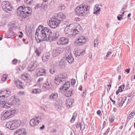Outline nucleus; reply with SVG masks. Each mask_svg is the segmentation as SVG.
Here are the masks:
<instances>
[{
	"mask_svg": "<svg viewBox=\"0 0 135 135\" xmlns=\"http://www.w3.org/2000/svg\"><path fill=\"white\" fill-rule=\"evenodd\" d=\"M49 28L46 27H44L41 25H39L38 29L36 30L35 35V37L38 43H40L43 41H46L45 40L46 39Z\"/></svg>",
	"mask_w": 135,
	"mask_h": 135,
	"instance_id": "nucleus-1",
	"label": "nucleus"
},
{
	"mask_svg": "<svg viewBox=\"0 0 135 135\" xmlns=\"http://www.w3.org/2000/svg\"><path fill=\"white\" fill-rule=\"evenodd\" d=\"M66 18V16L60 12L53 16L49 21V25L51 28H55Z\"/></svg>",
	"mask_w": 135,
	"mask_h": 135,
	"instance_id": "nucleus-2",
	"label": "nucleus"
},
{
	"mask_svg": "<svg viewBox=\"0 0 135 135\" xmlns=\"http://www.w3.org/2000/svg\"><path fill=\"white\" fill-rule=\"evenodd\" d=\"M32 9L30 7H25L24 5L19 6L17 8V15L22 21L30 17L32 13Z\"/></svg>",
	"mask_w": 135,
	"mask_h": 135,
	"instance_id": "nucleus-3",
	"label": "nucleus"
},
{
	"mask_svg": "<svg viewBox=\"0 0 135 135\" xmlns=\"http://www.w3.org/2000/svg\"><path fill=\"white\" fill-rule=\"evenodd\" d=\"M89 9V6L82 4L78 6L75 11L77 15L85 16L88 13Z\"/></svg>",
	"mask_w": 135,
	"mask_h": 135,
	"instance_id": "nucleus-4",
	"label": "nucleus"
},
{
	"mask_svg": "<svg viewBox=\"0 0 135 135\" xmlns=\"http://www.w3.org/2000/svg\"><path fill=\"white\" fill-rule=\"evenodd\" d=\"M48 31V35L46 39L45 40L46 41L51 42V41H55L58 39L59 37L60 36L59 31H56L54 33H52L51 31L49 28Z\"/></svg>",
	"mask_w": 135,
	"mask_h": 135,
	"instance_id": "nucleus-5",
	"label": "nucleus"
},
{
	"mask_svg": "<svg viewBox=\"0 0 135 135\" xmlns=\"http://www.w3.org/2000/svg\"><path fill=\"white\" fill-rule=\"evenodd\" d=\"M13 98L14 97H12L11 98H7L3 100H0V107L5 108H8L13 104Z\"/></svg>",
	"mask_w": 135,
	"mask_h": 135,
	"instance_id": "nucleus-6",
	"label": "nucleus"
},
{
	"mask_svg": "<svg viewBox=\"0 0 135 135\" xmlns=\"http://www.w3.org/2000/svg\"><path fill=\"white\" fill-rule=\"evenodd\" d=\"M67 75L65 73H62L58 74L55 77V83L57 85L62 84L64 81L65 82L68 79Z\"/></svg>",
	"mask_w": 135,
	"mask_h": 135,
	"instance_id": "nucleus-7",
	"label": "nucleus"
},
{
	"mask_svg": "<svg viewBox=\"0 0 135 135\" xmlns=\"http://www.w3.org/2000/svg\"><path fill=\"white\" fill-rule=\"evenodd\" d=\"M2 9L6 12L11 13L13 12L14 9L8 1H3L1 4Z\"/></svg>",
	"mask_w": 135,
	"mask_h": 135,
	"instance_id": "nucleus-8",
	"label": "nucleus"
},
{
	"mask_svg": "<svg viewBox=\"0 0 135 135\" xmlns=\"http://www.w3.org/2000/svg\"><path fill=\"white\" fill-rule=\"evenodd\" d=\"M67 33L70 35H72L73 36H75L76 35L79 34L80 32L78 30V29L74 27V28H72L71 25H70L69 26L67 27L65 29Z\"/></svg>",
	"mask_w": 135,
	"mask_h": 135,
	"instance_id": "nucleus-9",
	"label": "nucleus"
},
{
	"mask_svg": "<svg viewBox=\"0 0 135 135\" xmlns=\"http://www.w3.org/2000/svg\"><path fill=\"white\" fill-rule=\"evenodd\" d=\"M15 113V110H12L7 111L3 114H1L2 118H3V119L4 120L8 119L13 116V115Z\"/></svg>",
	"mask_w": 135,
	"mask_h": 135,
	"instance_id": "nucleus-10",
	"label": "nucleus"
},
{
	"mask_svg": "<svg viewBox=\"0 0 135 135\" xmlns=\"http://www.w3.org/2000/svg\"><path fill=\"white\" fill-rule=\"evenodd\" d=\"M69 41L68 38L66 37L60 38L57 41V44L59 45H67Z\"/></svg>",
	"mask_w": 135,
	"mask_h": 135,
	"instance_id": "nucleus-11",
	"label": "nucleus"
},
{
	"mask_svg": "<svg viewBox=\"0 0 135 135\" xmlns=\"http://www.w3.org/2000/svg\"><path fill=\"white\" fill-rule=\"evenodd\" d=\"M86 40L84 36L82 35L79 36L77 40L75 42L76 43L79 45H82L85 44L86 42Z\"/></svg>",
	"mask_w": 135,
	"mask_h": 135,
	"instance_id": "nucleus-12",
	"label": "nucleus"
},
{
	"mask_svg": "<svg viewBox=\"0 0 135 135\" xmlns=\"http://www.w3.org/2000/svg\"><path fill=\"white\" fill-rule=\"evenodd\" d=\"M65 57L68 62L70 64L72 63L74 61V58L70 51L66 53L65 54Z\"/></svg>",
	"mask_w": 135,
	"mask_h": 135,
	"instance_id": "nucleus-13",
	"label": "nucleus"
},
{
	"mask_svg": "<svg viewBox=\"0 0 135 135\" xmlns=\"http://www.w3.org/2000/svg\"><path fill=\"white\" fill-rule=\"evenodd\" d=\"M5 126L6 128H8L10 130L14 129L17 128L16 127L15 123L13 121H10L7 123Z\"/></svg>",
	"mask_w": 135,
	"mask_h": 135,
	"instance_id": "nucleus-14",
	"label": "nucleus"
},
{
	"mask_svg": "<svg viewBox=\"0 0 135 135\" xmlns=\"http://www.w3.org/2000/svg\"><path fill=\"white\" fill-rule=\"evenodd\" d=\"M37 63L35 62H32L28 65L27 68L28 71H33L37 67Z\"/></svg>",
	"mask_w": 135,
	"mask_h": 135,
	"instance_id": "nucleus-15",
	"label": "nucleus"
},
{
	"mask_svg": "<svg viewBox=\"0 0 135 135\" xmlns=\"http://www.w3.org/2000/svg\"><path fill=\"white\" fill-rule=\"evenodd\" d=\"M39 118H40L39 117H37L35 119L33 118L30 120V123L31 126L35 127L38 124L39 121L38 119Z\"/></svg>",
	"mask_w": 135,
	"mask_h": 135,
	"instance_id": "nucleus-16",
	"label": "nucleus"
},
{
	"mask_svg": "<svg viewBox=\"0 0 135 135\" xmlns=\"http://www.w3.org/2000/svg\"><path fill=\"white\" fill-rule=\"evenodd\" d=\"M74 99L72 98H69L66 101V105L68 108H70L73 106V104L74 103Z\"/></svg>",
	"mask_w": 135,
	"mask_h": 135,
	"instance_id": "nucleus-17",
	"label": "nucleus"
},
{
	"mask_svg": "<svg viewBox=\"0 0 135 135\" xmlns=\"http://www.w3.org/2000/svg\"><path fill=\"white\" fill-rule=\"evenodd\" d=\"M61 48L59 47L54 49L53 50L52 53L53 56L55 57L57 56L61 52Z\"/></svg>",
	"mask_w": 135,
	"mask_h": 135,
	"instance_id": "nucleus-18",
	"label": "nucleus"
},
{
	"mask_svg": "<svg viewBox=\"0 0 135 135\" xmlns=\"http://www.w3.org/2000/svg\"><path fill=\"white\" fill-rule=\"evenodd\" d=\"M26 132L25 129L21 128L17 130L15 133V135H25Z\"/></svg>",
	"mask_w": 135,
	"mask_h": 135,
	"instance_id": "nucleus-19",
	"label": "nucleus"
},
{
	"mask_svg": "<svg viewBox=\"0 0 135 135\" xmlns=\"http://www.w3.org/2000/svg\"><path fill=\"white\" fill-rule=\"evenodd\" d=\"M70 86V82L69 81H67L60 88V90H64H64H66L68 89L69 88Z\"/></svg>",
	"mask_w": 135,
	"mask_h": 135,
	"instance_id": "nucleus-20",
	"label": "nucleus"
},
{
	"mask_svg": "<svg viewBox=\"0 0 135 135\" xmlns=\"http://www.w3.org/2000/svg\"><path fill=\"white\" fill-rule=\"evenodd\" d=\"M15 83L18 88L20 89H24L23 86V83L20 80H18L15 81Z\"/></svg>",
	"mask_w": 135,
	"mask_h": 135,
	"instance_id": "nucleus-21",
	"label": "nucleus"
},
{
	"mask_svg": "<svg viewBox=\"0 0 135 135\" xmlns=\"http://www.w3.org/2000/svg\"><path fill=\"white\" fill-rule=\"evenodd\" d=\"M37 76L44 75L46 74V70L44 69L40 68L37 70Z\"/></svg>",
	"mask_w": 135,
	"mask_h": 135,
	"instance_id": "nucleus-22",
	"label": "nucleus"
},
{
	"mask_svg": "<svg viewBox=\"0 0 135 135\" xmlns=\"http://www.w3.org/2000/svg\"><path fill=\"white\" fill-rule=\"evenodd\" d=\"M51 85L50 83L46 82V83L43 84L42 86V88L44 90H49L51 88Z\"/></svg>",
	"mask_w": 135,
	"mask_h": 135,
	"instance_id": "nucleus-23",
	"label": "nucleus"
},
{
	"mask_svg": "<svg viewBox=\"0 0 135 135\" xmlns=\"http://www.w3.org/2000/svg\"><path fill=\"white\" fill-rule=\"evenodd\" d=\"M7 93L8 94V95L10 94L9 91L7 89H5L2 91L1 92L0 91V98L3 99H5V93Z\"/></svg>",
	"mask_w": 135,
	"mask_h": 135,
	"instance_id": "nucleus-24",
	"label": "nucleus"
},
{
	"mask_svg": "<svg viewBox=\"0 0 135 135\" xmlns=\"http://www.w3.org/2000/svg\"><path fill=\"white\" fill-rule=\"evenodd\" d=\"M58 97V94L56 93H52L49 96V99L52 100H55Z\"/></svg>",
	"mask_w": 135,
	"mask_h": 135,
	"instance_id": "nucleus-25",
	"label": "nucleus"
},
{
	"mask_svg": "<svg viewBox=\"0 0 135 135\" xmlns=\"http://www.w3.org/2000/svg\"><path fill=\"white\" fill-rule=\"evenodd\" d=\"M65 90L66 92L65 93L64 95L66 97H69L72 96L74 93V92L73 90H68L67 89L66 90Z\"/></svg>",
	"mask_w": 135,
	"mask_h": 135,
	"instance_id": "nucleus-26",
	"label": "nucleus"
},
{
	"mask_svg": "<svg viewBox=\"0 0 135 135\" xmlns=\"http://www.w3.org/2000/svg\"><path fill=\"white\" fill-rule=\"evenodd\" d=\"M50 54L49 53H47L45 55H44L42 57L43 60L45 61H47L50 57Z\"/></svg>",
	"mask_w": 135,
	"mask_h": 135,
	"instance_id": "nucleus-27",
	"label": "nucleus"
},
{
	"mask_svg": "<svg viewBox=\"0 0 135 135\" xmlns=\"http://www.w3.org/2000/svg\"><path fill=\"white\" fill-rule=\"evenodd\" d=\"M35 53L37 57L40 56L41 53V49L40 48H37L35 51Z\"/></svg>",
	"mask_w": 135,
	"mask_h": 135,
	"instance_id": "nucleus-28",
	"label": "nucleus"
},
{
	"mask_svg": "<svg viewBox=\"0 0 135 135\" xmlns=\"http://www.w3.org/2000/svg\"><path fill=\"white\" fill-rule=\"evenodd\" d=\"M66 6L62 3H60L58 6V9L61 10H64L66 8Z\"/></svg>",
	"mask_w": 135,
	"mask_h": 135,
	"instance_id": "nucleus-29",
	"label": "nucleus"
},
{
	"mask_svg": "<svg viewBox=\"0 0 135 135\" xmlns=\"http://www.w3.org/2000/svg\"><path fill=\"white\" fill-rule=\"evenodd\" d=\"M41 91V89H33L32 90V93L34 94H37L40 93Z\"/></svg>",
	"mask_w": 135,
	"mask_h": 135,
	"instance_id": "nucleus-30",
	"label": "nucleus"
},
{
	"mask_svg": "<svg viewBox=\"0 0 135 135\" xmlns=\"http://www.w3.org/2000/svg\"><path fill=\"white\" fill-rule=\"evenodd\" d=\"M13 121L15 123L17 128L21 124V121L20 120H15Z\"/></svg>",
	"mask_w": 135,
	"mask_h": 135,
	"instance_id": "nucleus-31",
	"label": "nucleus"
},
{
	"mask_svg": "<svg viewBox=\"0 0 135 135\" xmlns=\"http://www.w3.org/2000/svg\"><path fill=\"white\" fill-rule=\"evenodd\" d=\"M115 119V117L113 115H111L109 117V118L110 123H113L114 122V120Z\"/></svg>",
	"mask_w": 135,
	"mask_h": 135,
	"instance_id": "nucleus-32",
	"label": "nucleus"
},
{
	"mask_svg": "<svg viewBox=\"0 0 135 135\" xmlns=\"http://www.w3.org/2000/svg\"><path fill=\"white\" fill-rule=\"evenodd\" d=\"M77 113L75 112L73 113V117L71 120V123H73L74 122L77 116Z\"/></svg>",
	"mask_w": 135,
	"mask_h": 135,
	"instance_id": "nucleus-33",
	"label": "nucleus"
},
{
	"mask_svg": "<svg viewBox=\"0 0 135 135\" xmlns=\"http://www.w3.org/2000/svg\"><path fill=\"white\" fill-rule=\"evenodd\" d=\"M25 67V65L24 64H23L21 65H20L19 66L18 69L19 70L21 71L23 70Z\"/></svg>",
	"mask_w": 135,
	"mask_h": 135,
	"instance_id": "nucleus-34",
	"label": "nucleus"
},
{
	"mask_svg": "<svg viewBox=\"0 0 135 135\" xmlns=\"http://www.w3.org/2000/svg\"><path fill=\"white\" fill-rule=\"evenodd\" d=\"M9 29L11 31L15 27L14 24L12 23V22H11L9 24Z\"/></svg>",
	"mask_w": 135,
	"mask_h": 135,
	"instance_id": "nucleus-35",
	"label": "nucleus"
},
{
	"mask_svg": "<svg viewBox=\"0 0 135 135\" xmlns=\"http://www.w3.org/2000/svg\"><path fill=\"white\" fill-rule=\"evenodd\" d=\"M74 52L76 57H77L78 56H80V51L79 50H77L74 51Z\"/></svg>",
	"mask_w": 135,
	"mask_h": 135,
	"instance_id": "nucleus-36",
	"label": "nucleus"
},
{
	"mask_svg": "<svg viewBox=\"0 0 135 135\" xmlns=\"http://www.w3.org/2000/svg\"><path fill=\"white\" fill-rule=\"evenodd\" d=\"M95 11L94 12V13L96 15H98L100 13V8H99L98 9L94 10Z\"/></svg>",
	"mask_w": 135,
	"mask_h": 135,
	"instance_id": "nucleus-37",
	"label": "nucleus"
},
{
	"mask_svg": "<svg viewBox=\"0 0 135 135\" xmlns=\"http://www.w3.org/2000/svg\"><path fill=\"white\" fill-rule=\"evenodd\" d=\"M135 114V112H131L129 114L128 116V118L129 119H131L133 118V116Z\"/></svg>",
	"mask_w": 135,
	"mask_h": 135,
	"instance_id": "nucleus-38",
	"label": "nucleus"
},
{
	"mask_svg": "<svg viewBox=\"0 0 135 135\" xmlns=\"http://www.w3.org/2000/svg\"><path fill=\"white\" fill-rule=\"evenodd\" d=\"M33 0H24V2L25 3L28 4H30L32 3Z\"/></svg>",
	"mask_w": 135,
	"mask_h": 135,
	"instance_id": "nucleus-39",
	"label": "nucleus"
},
{
	"mask_svg": "<svg viewBox=\"0 0 135 135\" xmlns=\"http://www.w3.org/2000/svg\"><path fill=\"white\" fill-rule=\"evenodd\" d=\"M41 7L45 11L46 10L47 7V5L46 4H43L41 5Z\"/></svg>",
	"mask_w": 135,
	"mask_h": 135,
	"instance_id": "nucleus-40",
	"label": "nucleus"
},
{
	"mask_svg": "<svg viewBox=\"0 0 135 135\" xmlns=\"http://www.w3.org/2000/svg\"><path fill=\"white\" fill-rule=\"evenodd\" d=\"M94 47H97L98 45V43L99 42L98 39H96L94 41Z\"/></svg>",
	"mask_w": 135,
	"mask_h": 135,
	"instance_id": "nucleus-41",
	"label": "nucleus"
},
{
	"mask_svg": "<svg viewBox=\"0 0 135 135\" xmlns=\"http://www.w3.org/2000/svg\"><path fill=\"white\" fill-rule=\"evenodd\" d=\"M117 102H119L120 104H119L122 107L125 102V100H124L123 99H122L120 101V99H119Z\"/></svg>",
	"mask_w": 135,
	"mask_h": 135,
	"instance_id": "nucleus-42",
	"label": "nucleus"
},
{
	"mask_svg": "<svg viewBox=\"0 0 135 135\" xmlns=\"http://www.w3.org/2000/svg\"><path fill=\"white\" fill-rule=\"evenodd\" d=\"M7 77V75L6 74H3L1 80L2 81H4L6 79Z\"/></svg>",
	"mask_w": 135,
	"mask_h": 135,
	"instance_id": "nucleus-43",
	"label": "nucleus"
},
{
	"mask_svg": "<svg viewBox=\"0 0 135 135\" xmlns=\"http://www.w3.org/2000/svg\"><path fill=\"white\" fill-rule=\"evenodd\" d=\"M62 102L61 101H59V104H58V107L59 109H61L62 106Z\"/></svg>",
	"mask_w": 135,
	"mask_h": 135,
	"instance_id": "nucleus-44",
	"label": "nucleus"
},
{
	"mask_svg": "<svg viewBox=\"0 0 135 135\" xmlns=\"http://www.w3.org/2000/svg\"><path fill=\"white\" fill-rule=\"evenodd\" d=\"M49 71L51 74H53L55 73V70L54 68H51L49 70Z\"/></svg>",
	"mask_w": 135,
	"mask_h": 135,
	"instance_id": "nucleus-45",
	"label": "nucleus"
},
{
	"mask_svg": "<svg viewBox=\"0 0 135 135\" xmlns=\"http://www.w3.org/2000/svg\"><path fill=\"white\" fill-rule=\"evenodd\" d=\"M44 80V78L43 77H40L37 80V82L39 83H40L43 81Z\"/></svg>",
	"mask_w": 135,
	"mask_h": 135,
	"instance_id": "nucleus-46",
	"label": "nucleus"
},
{
	"mask_svg": "<svg viewBox=\"0 0 135 135\" xmlns=\"http://www.w3.org/2000/svg\"><path fill=\"white\" fill-rule=\"evenodd\" d=\"M81 123L79 122L77 123L76 124V127L77 128H78L80 127V126L81 125Z\"/></svg>",
	"mask_w": 135,
	"mask_h": 135,
	"instance_id": "nucleus-47",
	"label": "nucleus"
},
{
	"mask_svg": "<svg viewBox=\"0 0 135 135\" xmlns=\"http://www.w3.org/2000/svg\"><path fill=\"white\" fill-rule=\"evenodd\" d=\"M76 83V80L75 79H73L71 80V85L74 86Z\"/></svg>",
	"mask_w": 135,
	"mask_h": 135,
	"instance_id": "nucleus-48",
	"label": "nucleus"
},
{
	"mask_svg": "<svg viewBox=\"0 0 135 135\" xmlns=\"http://www.w3.org/2000/svg\"><path fill=\"white\" fill-rule=\"evenodd\" d=\"M85 125L84 124L83 125L82 124V123H81V125H80V130H81L82 131L84 130L85 128Z\"/></svg>",
	"mask_w": 135,
	"mask_h": 135,
	"instance_id": "nucleus-49",
	"label": "nucleus"
},
{
	"mask_svg": "<svg viewBox=\"0 0 135 135\" xmlns=\"http://www.w3.org/2000/svg\"><path fill=\"white\" fill-rule=\"evenodd\" d=\"M18 62V60L16 59H14L12 60L13 64H16Z\"/></svg>",
	"mask_w": 135,
	"mask_h": 135,
	"instance_id": "nucleus-50",
	"label": "nucleus"
},
{
	"mask_svg": "<svg viewBox=\"0 0 135 135\" xmlns=\"http://www.w3.org/2000/svg\"><path fill=\"white\" fill-rule=\"evenodd\" d=\"M112 54V52L110 51H109L108 52V53L107 54V55H106V56L105 57V58L107 59V58L110 55Z\"/></svg>",
	"mask_w": 135,
	"mask_h": 135,
	"instance_id": "nucleus-51",
	"label": "nucleus"
},
{
	"mask_svg": "<svg viewBox=\"0 0 135 135\" xmlns=\"http://www.w3.org/2000/svg\"><path fill=\"white\" fill-rule=\"evenodd\" d=\"M120 16H121V17H120L119 16H118L117 17L119 21H120L123 18L122 14L120 15Z\"/></svg>",
	"mask_w": 135,
	"mask_h": 135,
	"instance_id": "nucleus-52",
	"label": "nucleus"
},
{
	"mask_svg": "<svg viewBox=\"0 0 135 135\" xmlns=\"http://www.w3.org/2000/svg\"><path fill=\"white\" fill-rule=\"evenodd\" d=\"M9 93H10V94L9 95H8V94L7 93H5L4 94H5V99H7V98L8 96H9L10 95L11 92L10 91H9Z\"/></svg>",
	"mask_w": 135,
	"mask_h": 135,
	"instance_id": "nucleus-53",
	"label": "nucleus"
},
{
	"mask_svg": "<svg viewBox=\"0 0 135 135\" xmlns=\"http://www.w3.org/2000/svg\"><path fill=\"white\" fill-rule=\"evenodd\" d=\"M99 5L98 4H97L96 5H95V6L94 8V10H97L99 8Z\"/></svg>",
	"mask_w": 135,
	"mask_h": 135,
	"instance_id": "nucleus-54",
	"label": "nucleus"
},
{
	"mask_svg": "<svg viewBox=\"0 0 135 135\" xmlns=\"http://www.w3.org/2000/svg\"><path fill=\"white\" fill-rule=\"evenodd\" d=\"M110 130V128H108L106 131L105 132V133H104V134H107L109 132V131Z\"/></svg>",
	"mask_w": 135,
	"mask_h": 135,
	"instance_id": "nucleus-55",
	"label": "nucleus"
},
{
	"mask_svg": "<svg viewBox=\"0 0 135 135\" xmlns=\"http://www.w3.org/2000/svg\"><path fill=\"white\" fill-rule=\"evenodd\" d=\"M26 40L24 38L22 39V41L23 42L26 44H28V41H27L26 42Z\"/></svg>",
	"mask_w": 135,
	"mask_h": 135,
	"instance_id": "nucleus-56",
	"label": "nucleus"
},
{
	"mask_svg": "<svg viewBox=\"0 0 135 135\" xmlns=\"http://www.w3.org/2000/svg\"><path fill=\"white\" fill-rule=\"evenodd\" d=\"M105 120L106 121H104V122L103 124V128H104L105 127V125L106 124V121H107V119H106Z\"/></svg>",
	"mask_w": 135,
	"mask_h": 135,
	"instance_id": "nucleus-57",
	"label": "nucleus"
},
{
	"mask_svg": "<svg viewBox=\"0 0 135 135\" xmlns=\"http://www.w3.org/2000/svg\"><path fill=\"white\" fill-rule=\"evenodd\" d=\"M125 88L124 84L122 85L119 87V89H124Z\"/></svg>",
	"mask_w": 135,
	"mask_h": 135,
	"instance_id": "nucleus-58",
	"label": "nucleus"
},
{
	"mask_svg": "<svg viewBox=\"0 0 135 135\" xmlns=\"http://www.w3.org/2000/svg\"><path fill=\"white\" fill-rule=\"evenodd\" d=\"M41 6H40L39 5L37 4L36 5L35 7V8L36 9H37L39 8Z\"/></svg>",
	"mask_w": 135,
	"mask_h": 135,
	"instance_id": "nucleus-59",
	"label": "nucleus"
},
{
	"mask_svg": "<svg viewBox=\"0 0 135 135\" xmlns=\"http://www.w3.org/2000/svg\"><path fill=\"white\" fill-rule=\"evenodd\" d=\"M85 53V51H84L81 52H80V55L83 56Z\"/></svg>",
	"mask_w": 135,
	"mask_h": 135,
	"instance_id": "nucleus-60",
	"label": "nucleus"
},
{
	"mask_svg": "<svg viewBox=\"0 0 135 135\" xmlns=\"http://www.w3.org/2000/svg\"><path fill=\"white\" fill-rule=\"evenodd\" d=\"M86 91L85 90L83 92V94H82V96L83 97H85V95H86Z\"/></svg>",
	"mask_w": 135,
	"mask_h": 135,
	"instance_id": "nucleus-61",
	"label": "nucleus"
},
{
	"mask_svg": "<svg viewBox=\"0 0 135 135\" xmlns=\"http://www.w3.org/2000/svg\"><path fill=\"white\" fill-rule=\"evenodd\" d=\"M120 92H121L120 91V89L118 88V90L116 92V94L118 95L119 93Z\"/></svg>",
	"mask_w": 135,
	"mask_h": 135,
	"instance_id": "nucleus-62",
	"label": "nucleus"
},
{
	"mask_svg": "<svg viewBox=\"0 0 135 135\" xmlns=\"http://www.w3.org/2000/svg\"><path fill=\"white\" fill-rule=\"evenodd\" d=\"M110 100L113 102V104H114L115 103V101L114 100H113L110 97Z\"/></svg>",
	"mask_w": 135,
	"mask_h": 135,
	"instance_id": "nucleus-63",
	"label": "nucleus"
},
{
	"mask_svg": "<svg viewBox=\"0 0 135 135\" xmlns=\"http://www.w3.org/2000/svg\"><path fill=\"white\" fill-rule=\"evenodd\" d=\"M130 69L129 68L126 69L125 70V72H127V73L128 74L129 73Z\"/></svg>",
	"mask_w": 135,
	"mask_h": 135,
	"instance_id": "nucleus-64",
	"label": "nucleus"
}]
</instances>
